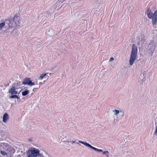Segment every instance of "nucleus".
Listing matches in <instances>:
<instances>
[{
    "instance_id": "9d476101",
    "label": "nucleus",
    "mask_w": 157,
    "mask_h": 157,
    "mask_svg": "<svg viewBox=\"0 0 157 157\" xmlns=\"http://www.w3.org/2000/svg\"><path fill=\"white\" fill-rule=\"evenodd\" d=\"M8 119L9 116L8 114L6 113H5L3 116V121L6 123Z\"/></svg>"
},
{
    "instance_id": "4468645a",
    "label": "nucleus",
    "mask_w": 157,
    "mask_h": 157,
    "mask_svg": "<svg viewBox=\"0 0 157 157\" xmlns=\"http://www.w3.org/2000/svg\"><path fill=\"white\" fill-rule=\"evenodd\" d=\"M5 23L4 22H2L0 23V30H1L4 27H5Z\"/></svg>"
},
{
    "instance_id": "4be33fe9",
    "label": "nucleus",
    "mask_w": 157,
    "mask_h": 157,
    "mask_svg": "<svg viewBox=\"0 0 157 157\" xmlns=\"http://www.w3.org/2000/svg\"><path fill=\"white\" fill-rule=\"evenodd\" d=\"M114 59L113 57H111L109 59V61L111 62L113 61Z\"/></svg>"
},
{
    "instance_id": "aec40b11",
    "label": "nucleus",
    "mask_w": 157,
    "mask_h": 157,
    "mask_svg": "<svg viewBox=\"0 0 157 157\" xmlns=\"http://www.w3.org/2000/svg\"><path fill=\"white\" fill-rule=\"evenodd\" d=\"M34 85H35L34 83V82H32V81H31L29 86H32Z\"/></svg>"
},
{
    "instance_id": "f8f14e48",
    "label": "nucleus",
    "mask_w": 157,
    "mask_h": 157,
    "mask_svg": "<svg viewBox=\"0 0 157 157\" xmlns=\"http://www.w3.org/2000/svg\"><path fill=\"white\" fill-rule=\"evenodd\" d=\"M22 94L23 96H25L29 93V91L28 90H25L24 91L22 92Z\"/></svg>"
},
{
    "instance_id": "9b49d317",
    "label": "nucleus",
    "mask_w": 157,
    "mask_h": 157,
    "mask_svg": "<svg viewBox=\"0 0 157 157\" xmlns=\"http://www.w3.org/2000/svg\"><path fill=\"white\" fill-rule=\"evenodd\" d=\"M155 131L154 132L153 134L155 135H157V118H155Z\"/></svg>"
},
{
    "instance_id": "b1692460",
    "label": "nucleus",
    "mask_w": 157,
    "mask_h": 157,
    "mask_svg": "<svg viewBox=\"0 0 157 157\" xmlns=\"http://www.w3.org/2000/svg\"><path fill=\"white\" fill-rule=\"evenodd\" d=\"M28 140H29V141H32V140H31V139H29Z\"/></svg>"
},
{
    "instance_id": "20e7f679",
    "label": "nucleus",
    "mask_w": 157,
    "mask_h": 157,
    "mask_svg": "<svg viewBox=\"0 0 157 157\" xmlns=\"http://www.w3.org/2000/svg\"><path fill=\"white\" fill-rule=\"evenodd\" d=\"M20 17L17 15H15L13 18V23L9 22L8 23L9 28L14 27L15 26H19L20 25Z\"/></svg>"
},
{
    "instance_id": "ddd939ff",
    "label": "nucleus",
    "mask_w": 157,
    "mask_h": 157,
    "mask_svg": "<svg viewBox=\"0 0 157 157\" xmlns=\"http://www.w3.org/2000/svg\"><path fill=\"white\" fill-rule=\"evenodd\" d=\"M113 112L114 113V115L117 116L118 114L120 113V111L115 109L113 110Z\"/></svg>"
},
{
    "instance_id": "0eeeda50",
    "label": "nucleus",
    "mask_w": 157,
    "mask_h": 157,
    "mask_svg": "<svg viewBox=\"0 0 157 157\" xmlns=\"http://www.w3.org/2000/svg\"><path fill=\"white\" fill-rule=\"evenodd\" d=\"M141 38V39L137 43V44L138 45H142L144 43L145 40L144 39V38L143 37V36L141 35L140 37H137L136 38V39L137 40H139Z\"/></svg>"
},
{
    "instance_id": "f03ea898",
    "label": "nucleus",
    "mask_w": 157,
    "mask_h": 157,
    "mask_svg": "<svg viewBox=\"0 0 157 157\" xmlns=\"http://www.w3.org/2000/svg\"><path fill=\"white\" fill-rule=\"evenodd\" d=\"M147 17L151 19L152 25H156L157 23V10H156L153 13L151 9H148L147 11Z\"/></svg>"
},
{
    "instance_id": "412c9836",
    "label": "nucleus",
    "mask_w": 157,
    "mask_h": 157,
    "mask_svg": "<svg viewBox=\"0 0 157 157\" xmlns=\"http://www.w3.org/2000/svg\"><path fill=\"white\" fill-rule=\"evenodd\" d=\"M38 88H34L33 89V91L34 92H35L36 91H37L38 90Z\"/></svg>"
},
{
    "instance_id": "423d86ee",
    "label": "nucleus",
    "mask_w": 157,
    "mask_h": 157,
    "mask_svg": "<svg viewBox=\"0 0 157 157\" xmlns=\"http://www.w3.org/2000/svg\"><path fill=\"white\" fill-rule=\"evenodd\" d=\"M78 142H79L84 144L85 146H87V147H90V148L94 150L95 151H96L99 152H101L103 151V150H102L92 146L90 144L86 143V142H84L81 140H78Z\"/></svg>"
},
{
    "instance_id": "5701e85b",
    "label": "nucleus",
    "mask_w": 157,
    "mask_h": 157,
    "mask_svg": "<svg viewBox=\"0 0 157 157\" xmlns=\"http://www.w3.org/2000/svg\"><path fill=\"white\" fill-rule=\"evenodd\" d=\"M1 153L2 154L4 155H5V154H6V153L3 151H1Z\"/></svg>"
},
{
    "instance_id": "6ab92c4d",
    "label": "nucleus",
    "mask_w": 157,
    "mask_h": 157,
    "mask_svg": "<svg viewBox=\"0 0 157 157\" xmlns=\"http://www.w3.org/2000/svg\"><path fill=\"white\" fill-rule=\"evenodd\" d=\"M120 113L121 114V116L122 117H123L124 115V112L122 110H120Z\"/></svg>"
},
{
    "instance_id": "f257e3e1",
    "label": "nucleus",
    "mask_w": 157,
    "mask_h": 157,
    "mask_svg": "<svg viewBox=\"0 0 157 157\" xmlns=\"http://www.w3.org/2000/svg\"><path fill=\"white\" fill-rule=\"evenodd\" d=\"M137 52L138 49L137 47L135 44H133L132 46L131 54L129 60V63L130 65H132L134 62L136 60Z\"/></svg>"
},
{
    "instance_id": "39448f33",
    "label": "nucleus",
    "mask_w": 157,
    "mask_h": 157,
    "mask_svg": "<svg viewBox=\"0 0 157 157\" xmlns=\"http://www.w3.org/2000/svg\"><path fill=\"white\" fill-rule=\"evenodd\" d=\"M155 45L154 43L153 40H151L149 43L147 48L148 53L152 55L154 52L155 50Z\"/></svg>"
},
{
    "instance_id": "6e6552de",
    "label": "nucleus",
    "mask_w": 157,
    "mask_h": 157,
    "mask_svg": "<svg viewBox=\"0 0 157 157\" xmlns=\"http://www.w3.org/2000/svg\"><path fill=\"white\" fill-rule=\"evenodd\" d=\"M16 89L14 87L12 86V88L9 90V93L11 94H17V92L16 91Z\"/></svg>"
},
{
    "instance_id": "dca6fc26",
    "label": "nucleus",
    "mask_w": 157,
    "mask_h": 157,
    "mask_svg": "<svg viewBox=\"0 0 157 157\" xmlns=\"http://www.w3.org/2000/svg\"><path fill=\"white\" fill-rule=\"evenodd\" d=\"M10 98H17V99H18L19 98L18 97L17 95H12L10 96Z\"/></svg>"
},
{
    "instance_id": "393cba45",
    "label": "nucleus",
    "mask_w": 157,
    "mask_h": 157,
    "mask_svg": "<svg viewBox=\"0 0 157 157\" xmlns=\"http://www.w3.org/2000/svg\"><path fill=\"white\" fill-rule=\"evenodd\" d=\"M63 1H65V0H63Z\"/></svg>"
},
{
    "instance_id": "f3484780",
    "label": "nucleus",
    "mask_w": 157,
    "mask_h": 157,
    "mask_svg": "<svg viewBox=\"0 0 157 157\" xmlns=\"http://www.w3.org/2000/svg\"><path fill=\"white\" fill-rule=\"evenodd\" d=\"M102 154H103L105 155H106L107 157H109V152L108 151H104L102 153Z\"/></svg>"
},
{
    "instance_id": "7ed1b4c3",
    "label": "nucleus",
    "mask_w": 157,
    "mask_h": 157,
    "mask_svg": "<svg viewBox=\"0 0 157 157\" xmlns=\"http://www.w3.org/2000/svg\"><path fill=\"white\" fill-rule=\"evenodd\" d=\"M40 150L35 148H31L27 151V155L28 157H37L40 154Z\"/></svg>"
},
{
    "instance_id": "a211bd4d",
    "label": "nucleus",
    "mask_w": 157,
    "mask_h": 157,
    "mask_svg": "<svg viewBox=\"0 0 157 157\" xmlns=\"http://www.w3.org/2000/svg\"><path fill=\"white\" fill-rule=\"evenodd\" d=\"M77 140H74L72 141H69L68 140V141H67V142L68 143L70 142V143H71V144H74L75 143H76Z\"/></svg>"
},
{
    "instance_id": "2eb2a0df",
    "label": "nucleus",
    "mask_w": 157,
    "mask_h": 157,
    "mask_svg": "<svg viewBox=\"0 0 157 157\" xmlns=\"http://www.w3.org/2000/svg\"><path fill=\"white\" fill-rule=\"evenodd\" d=\"M47 73H45L41 74L40 76V77L39 78V79H42L44 77V76H45L47 75Z\"/></svg>"
},
{
    "instance_id": "1a4fd4ad",
    "label": "nucleus",
    "mask_w": 157,
    "mask_h": 157,
    "mask_svg": "<svg viewBox=\"0 0 157 157\" xmlns=\"http://www.w3.org/2000/svg\"><path fill=\"white\" fill-rule=\"evenodd\" d=\"M31 81L30 78H26L24 80V81L22 82V84L29 85Z\"/></svg>"
}]
</instances>
